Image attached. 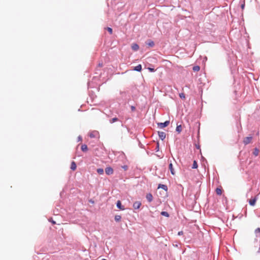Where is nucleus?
<instances>
[{"mask_svg": "<svg viewBox=\"0 0 260 260\" xmlns=\"http://www.w3.org/2000/svg\"><path fill=\"white\" fill-rule=\"evenodd\" d=\"M254 233L255 235V240L257 242L258 241H260V228H258L256 229L254 231Z\"/></svg>", "mask_w": 260, "mask_h": 260, "instance_id": "1", "label": "nucleus"}, {"mask_svg": "<svg viewBox=\"0 0 260 260\" xmlns=\"http://www.w3.org/2000/svg\"><path fill=\"white\" fill-rule=\"evenodd\" d=\"M170 123L169 121H166L164 122H160L158 123L157 125L158 127L160 128H163L166 126H167Z\"/></svg>", "mask_w": 260, "mask_h": 260, "instance_id": "2", "label": "nucleus"}, {"mask_svg": "<svg viewBox=\"0 0 260 260\" xmlns=\"http://www.w3.org/2000/svg\"><path fill=\"white\" fill-rule=\"evenodd\" d=\"M89 136L91 138H96L99 136V132L96 131H92V132L90 133Z\"/></svg>", "mask_w": 260, "mask_h": 260, "instance_id": "3", "label": "nucleus"}, {"mask_svg": "<svg viewBox=\"0 0 260 260\" xmlns=\"http://www.w3.org/2000/svg\"><path fill=\"white\" fill-rule=\"evenodd\" d=\"M105 173L108 175H111V174H112L113 173V170L110 167H107L105 169Z\"/></svg>", "mask_w": 260, "mask_h": 260, "instance_id": "4", "label": "nucleus"}, {"mask_svg": "<svg viewBox=\"0 0 260 260\" xmlns=\"http://www.w3.org/2000/svg\"><path fill=\"white\" fill-rule=\"evenodd\" d=\"M252 137H247L244 139L243 143L245 145H247L250 143L252 140Z\"/></svg>", "mask_w": 260, "mask_h": 260, "instance_id": "5", "label": "nucleus"}, {"mask_svg": "<svg viewBox=\"0 0 260 260\" xmlns=\"http://www.w3.org/2000/svg\"><path fill=\"white\" fill-rule=\"evenodd\" d=\"M141 206V203L140 201H136L133 204V207L135 209H138Z\"/></svg>", "mask_w": 260, "mask_h": 260, "instance_id": "6", "label": "nucleus"}, {"mask_svg": "<svg viewBox=\"0 0 260 260\" xmlns=\"http://www.w3.org/2000/svg\"><path fill=\"white\" fill-rule=\"evenodd\" d=\"M158 135L159 136V138L161 140H164L166 136V134L164 132H158Z\"/></svg>", "mask_w": 260, "mask_h": 260, "instance_id": "7", "label": "nucleus"}, {"mask_svg": "<svg viewBox=\"0 0 260 260\" xmlns=\"http://www.w3.org/2000/svg\"><path fill=\"white\" fill-rule=\"evenodd\" d=\"M146 198L147 200L149 202H151L153 200V196H152V194L150 193H147L146 194Z\"/></svg>", "mask_w": 260, "mask_h": 260, "instance_id": "8", "label": "nucleus"}, {"mask_svg": "<svg viewBox=\"0 0 260 260\" xmlns=\"http://www.w3.org/2000/svg\"><path fill=\"white\" fill-rule=\"evenodd\" d=\"M257 200V198L255 197L253 199H251L249 201V204L251 206H254L255 204V202Z\"/></svg>", "mask_w": 260, "mask_h": 260, "instance_id": "9", "label": "nucleus"}, {"mask_svg": "<svg viewBox=\"0 0 260 260\" xmlns=\"http://www.w3.org/2000/svg\"><path fill=\"white\" fill-rule=\"evenodd\" d=\"M117 207L122 210H124V206L121 205V202L120 201H118L116 203Z\"/></svg>", "mask_w": 260, "mask_h": 260, "instance_id": "10", "label": "nucleus"}, {"mask_svg": "<svg viewBox=\"0 0 260 260\" xmlns=\"http://www.w3.org/2000/svg\"><path fill=\"white\" fill-rule=\"evenodd\" d=\"M169 170L171 171V174L172 175H174L175 174V171H174V169L173 168V165H172V163L171 161H170V163L169 164Z\"/></svg>", "mask_w": 260, "mask_h": 260, "instance_id": "11", "label": "nucleus"}, {"mask_svg": "<svg viewBox=\"0 0 260 260\" xmlns=\"http://www.w3.org/2000/svg\"><path fill=\"white\" fill-rule=\"evenodd\" d=\"M158 188H162L165 191L168 190V187L166 185L159 184L158 186Z\"/></svg>", "mask_w": 260, "mask_h": 260, "instance_id": "12", "label": "nucleus"}, {"mask_svg": "<svg viewBox=\"0 0 260 260\" xmlns=\"http://www.w3.org/2000/svg\"><path fill=\"white\" fill-rule=\"evenodd\" d=\"M76 167H77V166H76L75 162L72 161L71 162V168H70L73 171H74L76 170Z\"/></svg>", "mask_w": 260, "mask_h": 260, "instance_id": "13", "label": "nucleus"}, {"mask_svg": "<svg viewBox=\"0 0 260 260\" xmlns=\"http://www.w3.org/2000/svg\"><path fill=\"white\" fill-rule=\"evenodd\" d=\"M146 44L149 47H153L154 46V43L151 40H149L146 42Z\"/></svg>", "mask_w": 260, "mask_h": 260, "instance_id": "14", "label": "nucleus"}, {"mask_svg": "<svg viewBox=\"0 0 260 260\" xmlns=\"http://www.w3.org/2000/svg\"><path fill=\"white\" fill-rule=\"evenodd\" d=\"M132 48L134 51H137L139 49V45L137 44H133Z\"/></svg>", "mask_w": 260, "mask_h": 260, "instance_id": "15", "label": "nucleus"}, {"mask_svg": "<svg viewBox=\"0 0 260 260\" xmlns=\"http://www.w3.org/2000/svg\"><path fill=\"white\" fill-rule=\"evenodd\" d=\"M81 148L83 152H86L88 150V148L86 144L82 145Z\"/></svg>", "mask_w": 260, "mask_h": 260, "instance_id": "16", "label": "nucleus"}, {"mask_svg": "<svg viewBox=\"0 0 260 260\" xmlns=\"http://www.w3.org/2000/svg\"><path fill=\"white\" fill-rule=\"evenodd\" d=\"M141 70H142V66L141 64H139L138 66H137L134 68V70L138 71V72H140L141 71Z\"/></svg>", "mask_w": 260, "mask_h": 260, "instance_id": "17", "label": "nucleus"}, {"mask_svg": "<svg viewBox=\"0 0 260 260\" xmlns=\"http://www.w3.org/2000/svg\"><path fill=\"white\" fill-rule=\"evenodd\" d=\"M182 129L181 125H177L176 128V132H178V133H180L182 131Z\"/></svg>", "mask_w": 260, "mask_h": 260, "instance_id": "18", "label": "nucleus"}, {"mask_svg": "<svg viewBox=\"0 0 260 260\" xmlns=\"http://www.w3.org/2000/svg\"><path fill=\"white\" fill-rule=\"evenodd\" d=\"M114 219L116 222H119L121 219V217L120 215H116L115 216Z\"/></svg>", "mask_w": 260, "mask_h": 260, "instance_id": "19", "label": "nucleus"}, {"mask_svg": "<svg viewBox=\"0 0 260 260\" xmlns=\"http://www.w3.org/2000/svg\"><path fill=\"white\" fill-rule=\"evenodd\" d=\"M216 193L218 195H221L222 193V190L219 188H217L215 190Z\"/></svg>", "mask_w": 260, "mask_h": 260, "instance_id": "20", "label": "nucleus"}, {"mask_svg": "<svg viewBox=\"0 0 260 260\" xmlns=\"http://www.w3.org/2000/svg\"><path fill=\"white\" fill-rule=\"evenodd\" d=\"M200 67L199 66H195L193 67L192 70L194 72H198L200 70Z\"/></svg>", "mask_w": 260, "mask_h": 260, "instance_id": "21", "label": "nucleus"}, {"mask_svg": "<svg viewBox=\"0 0 260 260\" xmlns=\"http://www.w3.org/2000/svg\"><path fill=\"white\" fill-rule=\"evenodd\" d=\"M160 214L162 216H166L167 217H169V214L166 211H162L160 213Z\"/></svg>", "mask_w": 260, "mask_h": 260, "instance_id": "22", "label": "nucleus"}, {"mask_svg": "<svg viewBox=\"0 0 260 260\" xmlns=\"http://www.w3.org/2000/svg\"><path fill=\"white\" fill-rule=\"evenodd\" d=\"M96 172L99 174L102 175L104 173V170L102 168H99L97 169Z\"/></svg>", "mask_w": 260, "mask_h": 260, "instance_id": "23", "label": "nucleus"}, {"mask_svg": "<svg viewBox=\"0 0 260 260\" xmlns=\"http://www.w3.org/2000/svg\"><path fill=\"white\" fill-rule=\"evenodd\" d=\"M118 120V119L117 117H114L110 120V123H113L117 121Z\"/></svg>", "mask_w": 260, "mask_h": 260, "instance_id": "24", "label": "nucleus"}, {"mask_svg": "<svg viewBox=\"0 0 260 260\" xmlns=\"http://www.w3.org/2000/svg\"><path fill=\"white\" fill-rule=\"evenodd\" d=\"M258 152H259V150L257 148H255L254 149L253 153L255 156H257L258 155Z\"/></svg>", "mask_w": 260, "mask_h": 260, "instance_id": "25", "label": "nucleus"}, {"mask_svg": "<svg viewBox=\"0 0 260 260\" xmlns=\"http://www.w3.org/2000/svg\"><path fill=\"white\" fill-rule=\"evenodd\" d=\"M198 166L197 161L196 160H194L192 166V169H197L198 168Z\"/></svg>", "mask_w": 260, "mask_h": 260, "instance_id": "26", "label": "nucleus"}, {"mask_svg": "<svg viewBox=\"0 0 260 260\" xmlns=\"http://www.w3.org/2000/svg\"><path fill=\"white\" fill-rule=\"evenodd\" d=\"M179 97L181 98V99H185V94L183 93H179Z\"/></svg>", "mask_w": 260, "mask_h": 260, "instance_id": "27", "label": "nucleus"}, {"mask_svg": "<svg viewBox=\"0 0 260 260\" xmlns=\"http://www.w3.org/2000/svg\"><path fill=\"white\" fill-rule=\"evenodd\" d=\"M107 30L109 32V33H110V34H112V31H113V30H112V29L111 27H107Z\"/></svg>", "mask_w": 260, "mask_h": 260, "instance_id": "28", "label": "nucleus"}, {"mask_svg": "<svg viewBox=\"0 0 260 260\" xmlns=\"http://www.w3.org/2000/svg\"><path fill=\"white\" fill-rule=\"evenodd\" d=\"M155 150H156V151H159V144H158V143H157L156 147L155 148Z\"/></svg>", "mask_w": 260, "mask_h": 260, "instance_id": "29", "label": "nucleus"}, {"mask_svg": "<svg viewBox=\"0 0 260 260\" xmlns=\"http://www.w3.org/2000/svg\"><path fill=\"white\" fill-rule=\"evenodd\" d=\"M122 168H123L125 171L127 170V169H128V167H127V166H126V165H124V166H122Z\"/></svg>", "mask_w": 260, "mask_h": 260, "instance_id": "30", "label": "nucleus"}, {"mask_svg": "<svg viewBox=\"0 0 260 260\" xmlns=\"http://www.w3.org/2000/svg\"><path fill=\"white\" fill-rule=\"evenodd\" d=\"M131 110L132 111H134L136 110V108H135V107L134 106H131Z\"/></svg>", "mask_w": 260, "mask_h": 260, "instance_id": "31", "label": "nucleus"}, {"mask_svg": "<svg viewBox=\"0 0 260 260\" xmlns=\"http://www.w3.org/2000/svg\"><path fill=\"white\" fill-rule=\"evenodd\" d=\"M148 70H149V71H150L151 72H153L155 71V69L153 68H148Z\"/></svg>", "mask_w": 260, "mask_h": 260, "instance_id": "32", "label": "nucleus"}, {"mask_svg": "<svg viewBox=\"0 0 260 260\" xmlns=\"http://www.w3.org/2000/svg\"><path fill=\"white\" fill-rule=\"evenodd\" d=\"M82 140V138L81 136L78 137V141H81Z\"/></svg>", "mask_w": 260, "mask_h": 260, "instance_id": "33", "label": "nucleus"}, {"mask_svg": "<svg viewBox=\"0 0 260 260\" xmlns=\"http://www.w3.org/2000/svg\"><path fill=\"white\" fill-rule=\"evenodd\" d=\"M183 234V231H180L178 233V235L179 236H181V235H182Z\"/></svg>", "mask_w": 260, "mask_h": 260, "instance_id": "34", "label": "nucleus"}, {"mask_svg": "<svg viewBox=\"0 0 260 260\" xmlns=\"http://www.w3.org/2000/svg\"><path fill=\"white\" fill-rule=\"evenodd\" d=\"M241 8H242V9H243L244 8V4L242 5Z\"/></svg>", "mask_w": 260, "mask_h": 260, "instance_id": "35", "label": "nucleus"}, {"mask_svg": "<svg viewBox=\"0 0 260 260\" xmlns=\"http://www.w3.org/2000/svg\"><path fill=\"white\" fill-rule=\"evenodd\" d=\"M51 222H52V223L53 224H55V222L54 221H53V220H52Z\"/></svg>", "mask_w": 260, "mask_h": 260, "instance_id": "36", "label": "nucleus"}, {"mask_svg": "<svg viewBox=\"0 0 260 260\" xmlns=\"http://www.w3.org/2000/svg\"><path fill=\"white\" fill-rule=\"evenodd\" d=\"M101 260H106V259H105V258H103V259H102Z\"/></svg>", "mask_w": 260, "mask_h": 260, "instance_id": "37", "label": "nucleus"}]
</instances>
